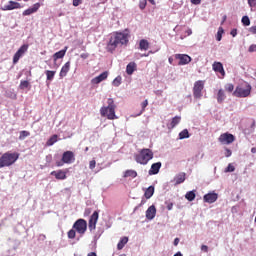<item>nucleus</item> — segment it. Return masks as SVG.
<instances>
[{"instance_id": "obj_24", "label": "nucleus", "mask_w": 256, "mask_h": 256, "mask_svg": "<svg viewBox=\"0 0 256 256\" xmlns=\"http://www.w3.org/2000/svg\"><path fill=\"white\" fill-rule=\"evenodd\" d=\"M179 123H181V116H175L172 118L170 124H168L167 127L168 129H175Z\"/></svg>"}, {"instance_id": "obj_64", "label": "nucleus", "mask_w": 256, "mask_h": 256, "mask_svg": "<svg viewBox=\"0 0 256 256\" xmlns=\"http://www.w3.org/2000/svg\"><path fill=\"white\" fill-rule=\"evenodd\" d=\"M141 205H145V200H142L141 203H140V206Z\"/></svg>"}, {"instance_id": "obj_39", "label": "nucleus", "mask_w": 256, "mask_h": 256, "mask_svg": "<svg viewBox=\"0 0 256 256\" xmlns=\"http://www.w3.org/2000/svg\"><path fill=\"white\" fill-rule=\"evenodd\" d=\"M242 23H243V25H245V27H249V25H251V20L249 19L248 16H243Z\"/></svg>"}, {"instance_id": "obj_36", "label": "nucleus", "mask_w": 256, "mask_h": 256, "mask_svg": "<svg viewBox=\"0 0 256 256\" xmlns=\"http://www.w3.org/2000/svg\"><path fill=\"white\" fill-rule=\"evenodd\" d=\"M179 139H189V130L184 129L179 133Z\"/></svg>"}, {"instance_id": "obj_43", "label": "nucleus", "mask_w": 256, "mask_h": 256, "mask_svg": "<svg viewBox=\"0 0 256 256\" xmlns=\"http://www.w3.org/2000/svg\"><path fill=\"white\" fill-rule=\"evenodd\" d=\"M147 105H149V101H148V100H144V101L141 103L142 110L140 111V115H141V113H144V112H145V109L147 108Z\"/></svg>"}, {"instance_id": "obj_1", "label": "nucleus", "mask_w": 256, "mask_h": 256, "mask_svg": "<svg viewBox=\"0 0 256 256\" xmlns=\"http://www.w3.org/2000/svg\"><path fill=\"white\" fill-rule=\"evenodd\" d=\"M127 43H129V34L116 32L113 36L110 37L106 49L108 53H113L117 47H123V45H127Z\"/></svg>"}, {"instance_id": "obj_25", "label": "nucleus", "mask_w": 256, "mask_h": 256, "mask_svg": "<svg viewBox=\"0 0 256 256\" xmlns=\"http://www.w3.org/2000/svg\"><path fill=\"white\" fill-rule=\"evenodd\" d=\"M136 70H137V64L135 62H130L126 66V73H127V75H133V73H135Z\"/></svg>"}, {"instance_id": "obj_56", "label": "nucleus", "mask_w": 256, "mask_h": 256, "mask_svg": "<svg viewBox=\"0 0 256 256\" xmlns=\"http://www.w3.org/2000/svg\"><path fill=\"white\" fill-rule=\"evenodd\" d=\"M57 167H63V165H65V162H63V158L61 159L60 162L56 163Z\"/></svg>"}, {"instance_id": "obj_31", "label": "nucleus", "mask_w": 256, "mask_h": 256, "mask_svg": "<svg viewBox=\"0 0 256 256\" xmlns=\"http://www.w3.org/2000/svg\"><path fill=\"white\" fill-rule=\"evenodd\" d=\"M57 139V134L52 135L46 142L47 147H52V145H55V143H57Z\"/></svg>"}, {"instance_id": "obj_27", "label": "nucleus", "mask_w": 256, "mask_h": 256, "mask_svg": "<svg viewBox=\"0 0 256 256\" xmlns=\"http://www.w3.org/2000/svg\"><path fill=\"white\" fill-rule=\"evenodd\" d=\"M227 99V95H225V91L223 89H219L217 93V101L218 103H223Z\"/></svg>"}, {"instance_id": "obj_49", "label": "nucleus", "mask_w": 256, "mask_h": 256, "mask_svg": "<svg viewBox=\"0 0 256 256\" xmlns=\"http://www.w3.org/2000/svg\"><path fill=\"white\" fill-rule=\"evenodd\" d=\"M233 155V152L229 148H225V157H231Z\"/></svg>"}, {"instance_id": "obj_59", "label": "nucleus", "mask_w": 256, "mask_h": 256, "mask_svg": "<svg viewBox=\"0 0 256 256\" xmlns=\"http://www.w3.org/2000/svg\"><path fill=\"white\" fill-rule=\"evenodd\" d=\"M186 34L189 36V35H192L193 34V30H191V29H188V30H186Z\"/></svg>"}, {"instance_id": "obj_21", "label": "nucleus", "mask_w": 256, "mask_h": 256, "mask_svg": "<svg viewBox=\"0 0 256 256\" xmlns=\"http://www.w3.org/2000/svg\"><path fill=\"white\" fill-rule=\"evenodd\" d=\"M161 162H156L154 164L151 165V168L149 170V175H157V173H159L160 169H161Z\"/></svg>"}, {"instance_id": "obj_29", "label": "nucleus", "mask_w": 256, "mask_h": 256, "mask_svg": "<svg viewBox=\"0 0 256 256\" xmlns=\"http://www.w3.org/2000/svg\"><path fill=\"white\" fill-rule=\"evenodd\" d=\"M155 193V187L150 186L145 190L144 197L145 199H151V196Z\"/></svg>"}, {"instance_id": "obj_32", "label": "nucleus", "mask_w": 256, "mask_h": 256, "mask_svg": "<svg viewBox=\"0 0 256 256\" xmlns=\"http://www.w3.org/2000/svg\"><path fill=\"white\" fill-rule=\"evenodd\" d=\"M127 177H132V179H135V177H137V171H135V170H126L124 172V178L127 179Z\"/></svg>"}, {"instance_id": "obj_30", "label": "nucleus", "mask_w": 256, "mask_h": 256, "mask_svg": "<svg viewBox=\"0 0 256 256\" xmlns=\"http://www.w3.org/2000/svg\"><path fill=\"white\" fill-rule=\"evenodd\" d=\"M140 51H147L149 49V41L142 39L139 42Z\"/></svg>"}, {"instance_id": "obj_23", "label": "nucleus", "mask_w": 256, "mask_h": 256, "mask_svg": "<svg viewBox=\"0 0 256 256\" xmlns=\"http://www.w3.org/2000/svg\"><path fill=\"white\" fill-rule=\"evenodd\" d=\"M186 177L187 174H185L184 172H181L178 175H176L174 178L175 185H181V183H185Z\"/></svg>"}, {"instance_id": "obj_47", "label": "nucleus", "mask_w": 256, "mask_h": 256, "mask_svg": "<svg viewBox=\"0 0 256 256\" xmlns=\"http://www.w3.org/2000/svg\"><path fill=\"white\" fill-rule=\"evenodd\" d=\"M96 165H97V162L95 160H91L89 162V169H95Z\"/></svg>"}, {"instance_id": "obj_48", "label": "nucleus", "mask_w": 256, "mask_h": 256, "mask_svg": "<svg viewBox=\"0 0 256 256\" xmlns=\"http://www.w3.org/2000/svg\"><path fill=\"white\" fill-rule=\"evenodd\" d=\"M226 171H228L229 173H233V171H235V166L229 164L226 168Z\"/></svg>"}, {"instance_id": "obj_16", "label": "nucleus", "mask_w": 256, "mask_h": 256, "mask_svg": "<svg viewBox=\"0 0 256 256\" xmlns=\"http://www.w3.org/2000/svg\"><path fill=\"white\" fill-rule=\"evenodd\" d=\"M50 175L55 177L58 181H65V179H67V170L52 171Z\"/></svg>"}, {"instance_id": "obj_57", "label": "nucleus", "mask_w": 256, "mask_h": 256, "mask_svg": "<svg viewBox=\"0 0 256 256\" xmlns=\"http://www.w3.org/2000/svg\"><path fill=\"white\" fill-rule=\"evenodd\" d=\"M84 215H91V209L90 208H87L84 212Z\"/></svg>"}, {"instance_id": "obj_10", "label": "nucleus", "mask_w": 256, "mask_h": 256, "mask_svg": "<svg viewBox=\"0 0 256 256\" xmlns=\"http://www.w3.org/2000/svg\"><path fill=\"white\" fill-rule=\"evenodd\" d=\"M28 49H29L28 44H24L18 49V51L14 54V57H13V64L14 65H16V63H19V60L21 59V56L25 55V53H27Z\"/></svg>"}, {"instance_id": "obj_55", "label": "nucleus", "mask_w": 256, "mask_h": 256, "mask_svg": "<svg viewBox=\"0 0 256 256\" xmlns=\"http://www.w3.org/2000/svg\"><path fill=\"white\" fill-rule=\"evenodd\" d=\"M173 209V202L167 204V210L171 211Z\"/></svg>"}, {"instance_id": "obj_62", "label": "nucleus", "mask_w": 256, "mask_h": 256, "mask_svg": "<svg viewBox=\"0 0 256 256\" xmlns=\"http://www.w3.org/2000/svg\"><path fill=\"white\" fill-rule=\"evenodd\" d=\"M225 21H227V15H224V16H223L222 25H223V23H225Z\"/></svg>"}, {"instance_id": "obj_46", "label": "nucleus", "mask_w": 256, "mask_h": 256, "mask_svg": "<svg viewBox=\"0 0 256 256\" xmlns=\"http://www.w3.org/2000/svg\"><path fill=\"white\" fill-rule=\"evenodd\" d=\"M249 53H255L256 52V44H252L248 48Z\"/></svg>"}, {"instance_id": "obj_51", "label": "nucleus", "mask_w": 256, "mask_h": 256, "mask_svg": "<svg viewBox=\"0 0 256 256\" xmlns=\"http://www.w3.org/2000/svg\"><path fill=\"white\" fill-rule=\"evenodd\" d=\"M190 3H192V5H201V0H190Z\"/></svg>"}, {"instance_id": "obj_11", "label": "nucleus", "mask_w": 256, "mask_h": 256, "mask_svg": "<svg viewBox=\"0 0 256 256\" xmlns=\"http://www.w3.org/2000/svg\"><path fill=\"white\" fill-rule=\"evenodd\" d=\"M28 49H29L28 44H24L18 49V51L14 54V57H13V64L14 65H16V63H19V60L21 59V56L25 55V53H27Z\"/></svg>"}, {"instance_id": "obj_14", "label": "nucleus", "mask_w": 256, "mask_h": 256, "mask_svg": "<svg viewBox=\"0 0 256 256\" xmlns=\"http://www.w3.org/2000/svg\"><path fill=\"white\" fill-rule=\"evenodd\" d=\"M175 59H179L178 65H189L192 61L191 56L187 54H176Z\"/></svg>"}, {"instance_id": "obj_9", "label": "nucleus", "mask_w": 256, "mask_h": 256, "mask_svg": "<svg viewBox=\"0 0 256 256\" xmlns=\"http://www.w3.org/2000/svg\"><path fill=\"white\" fill-rule=\"evenodd\" d=\"M98 221H99V211H94L88 221V229L90 232H93V231H95V229H97Z\"/></svg>"}, {"instance_id": "obj_6", "label": "nucleus", "mask_w": 256, "mask_h": 256, "mask_svg": "<svg viewBox=\"0 0 256 256\" xmlns=\"http://www.w3.org/2000/svg\"><path fill=\"white\" fill-rule=\"evenodd\" d=\"M203 89H205L204 80H198L194 83V86H193L194 99H201V97H203Z\"/></svg>"}, {"instance_id": "obj_2", "label": "nucleus", "mask_w": 256, "mask_h": 256, "mask_svg": "<svg viewBox=\"0 0 256 256\" xmlns=\"http://www.w3.org/2000/svg\"><path fill=\"white\" fill-rule=\"evenodd\" d=\"M108 106H103L100 108L101 117H106L110 121H114V119H118L117 115H115V109H117V105H115V101L113 98H109Z\"/></svg>"}, {"instance_id": "obj_35", "label": "nucleus", "mask_w": 256, "mask_h": 256, "mask_svg": "<svg viewBox=\"0 0 256 256\" xmlns=\"http://www.w3.org/2000/svg\"><path fill=\"white\" fill-rule=\"evenodd\" d=\"M46 77H47V81H53V79L55 78V71H51V70H46Z\"/></svg>"}, {"instance_id": "obj_54", "label": "nucleus", "mask_w": 256, "mask_h": 256, "mask_svg": "<svg viewBox=\"0 0 256 256\" xmlns=\"http://www.w3.org/2000/svg\"><path fill=\"white\" fill-rule=\"evenodd\" d=\"M230 34L232 35V37H237V29H232Z\"/></svg>"}, {"instance_id": "obj_3", "label": "nucleus", "mask_w": 256, "mask_h": 256, "mask_svg": "<svg viewBox=\"0 0 256 256\" xmlns=\"http://www.w3.org/2000/svg\"><path fill=\"white\" fill-rule=\"evenodd\" d=\"M153 157V150L149 148H143L134 155V159L136 163H139V165H147V163H149Z\"/></svg>"}, {"instance_id": "obj_4", "label": "nucleus", "mask_w": 256, "mask_h": 256, "mask_svg": "<svg viewBox=\"0 0 256 256\" xmlns=\"http://www.w3.org/2000/svg\"><path fill=\"white\" fill-rule=\"evenodd\" d=\"M17 159H19V153L5 152L0 157V169H3V167H11V165H14Z\"/></svg>"}, {"instance_id": "obj_37", "label": "nucleus", "mask_w": 256, "mask_h": 256, "mask_svg": "<svg viewBox=\"0 0 256 256\" xmlns=\"http://www.w3.org/2000/svg\"><path fill=\"white\" fill-rule=\"evenodd\" d=\"M29 135H31L29 131H26V130L21 131L19 136L20 141H23L26 137H29Z\"/></svg>"}, {"instance_id": "obj_60", "label": "nucleus", "mask_w": 256, "mask_h": 256, "mask_svg": "<svg viewBox=\"0 0 256 256\" xmlns=\"http://www.w3.org/2000/svg\"><path fill=\"white\" fill-rule=\"evenodd\" d=\"M155 94H156V95H163V90H157V91L155 92Z\"/></svg>"}, {"instance_id": "obj_33", "label": "nucleus", "mask_w": 256, "mask_h": 256, "mask_svg": "<svg viewBox=\"0 0 256 256\" xmlns=\"http://www.w3.org/2000/svg\"><path fill=\"white\" fill-rule=\"evenodd\" d=\"M224 91H226V93H233L235 92V85L228 83L224 85Z\"/></svg>"}, {"instance_id": "obj_50", "label": "nucleus", "mask_w": 256, "mask_h": 256, "mask_svg": "<svg viewBox=\"0 0 256 256\" xmlns=\"http://www.w3.org/2000/svg\"><path fill=\"white\" fill-rule=\"evenodd\" d=\"M248 5H250V7H256V0H248Z\"/></svg>"}, {"instance_id": "obj_13", "label": "nucleus", "mask_w": 256, "mask_h": 256, "mask_svg": "<svg viewBox=\"0 0 256 256\" xmlns=\"http://www.w3.org/2000/svg\"><path fill=\"white\" fill-rule=\"evenodd\" d=\"M15 9H23V6L21 5V3L13 0H10L8 4L2 7V11H13Z\"/></svg>"}, {"instance_id": "obj_8", "label": "nucleus", "mask_w": 256, "mask_h": 256, "mask_svg": "<svg viewBox=\"0 0 256 256\" xmlns=\"http://www.w3.org/2000/svg\"><path fill=\"white\" fill-rule=\"evenodd\" d=\"M218 141L222 145H231V143L235 141V136L229 132H226L219 136Z\"/></svg>"}, {"instance_id": "obj_44", "label": "nucleus", "mask_w": 256, "mask_h": 256, "mask_svg": "<svg viewBox=\"0 0 256 256\" xmlns=\"http://www.w3.org/2000/svg\"><path fill=\"white\" fill-rule=\"evenodd\" d=\"M147 7V1L146 0H141L140 2H139V8L141 9V10H143V9H145Z\"/></svg>"}, {"instance_id": "obj_63", "label": "nucleus", "mask_w": 256, "mask_h": 256, "mask_svg": "<svg viewBox=\"0 0 256 256\" xmlns=\"http://www.w3.org/2000/svg\"><path fill=\"white\" fill-rule=\"evenodd\" d=\"M251 153H256V147L251 148Z\"/></svg>"}, {"instance_id": "obj_40", "label": "nucleus", "mask_w": 256, "mask_h": 256, "mask_svg": "<svg viewBox=\"0 0 256 256\" xmlns=\"http://www.w3.org/2000/svg\"><path fill=\"white\" fill-rule=\"evenodd\" d=\"M121 81H122L121 76H117V77L113 80L112 84L114 85V87H119V85H121Z\"/></svg>"}, {"instance_id": "obj_34", "label": "nucleus", "mask_w": 256, "mask_h": 256, "mask_svg": "<svg viewBox=\"0 0 256 256\" xmlns=\"http://www.w3.org/2000/svg\"><path fill=\"white\" fill-rule=\"evenodd\" d=\"M195 191H189L186 193L185 198L187 199V201H195Z\"/></svg>"}, {"instance_id": "obj_17", "label": "nucleus", "mask_w": 256, "mask_h": 256, "mask_svg": "<svg viewBox=\"0 0 256 256\" xmlns=\"http://www.w3.org/2000/svg\"><path fill=\"white\" fill-rule=\"evenodd\" d=\"M41 8V3H35L32 7L23 11V17H27L29 15H33V13H37Z\"/></svg>"}, {"instance_id": "obj_58", "label": "nucleus", "mask_w": 256, "mask_h": 256, "mask_svg": "<svg viewBox=\"0 0 256 256\" xmlns=\"http://www.w3.org/2000/svg\"><path fill=\"white\" fill-rule=\"evenodd\" d=\"M174 245H175V247H177L179 245V238L174 239Z\"/></svg>"}, {"instance_id": "obj_45", "label": "nucleus", "mask_w": 256, "mask_h": 256, "mask_svg": "<svg viewBox=\"0 0 256 256\" xmlns=\"http://www.w3.org/2000/svg\"><path fill=\"white\" fill-rule=\"evenodd\" d=\"M83 3V0H73L72 5L73 7H79Z\"/></svg>"}, {"instance_id": "obj_15", "label": "nucleus", "mask_w": 256, "mask_h": 256, "mask_svg": "<svg viewBox=\"0 0 256 256\" xmlns=\"http://www.w3.org/2000/svg\"><path fill=\"white\" fill-rule=\"evenodd\" d=\"M212 69L213 71H215V73H219L220 79H223L225 77V69L223 68V63L221 62H214L212 65Z\"/></svg>"}, {"instance_id": "obj_52", "label": "nucleus", "mask_w": 256, "mask_h": 256, "mask_svg": "<svg viewBox=\"0 0 256 256\" xmlns=\"http://www.w3.org/2000/svg\"><path fill=\"white\" fill-rule=\"evenodd\" d=\"M201 251H204V253H207L209 251V247L207 245H202Z\"/></svg>"}, {"instance_id": "obj_20", "label": "nucleus", "mask_w": 256, "mask_h": 256, "mask_svg": "<svg viewBox=\"0 0 256 256\" xmlns=\"http://www.w3.org/2000/svg\"><path fill=\"white\" fill-rule=\"evenodd\" d=\"M218 198L219 196L215 192L204 195L205 203H215V201H217Z\"/></svg>"}, {"instance_id": "obj_42", "label": "nucleus", "mask_w": 256, "mask_h": 256, "mask_svg": "<svg viewBox=\"0 0 256 256\" xmlns=\"http://www.w3.org/2000/svg\"><path fill=\"white\" fill-rule=\"evenodd\" d=\"M223 33H224V30L223 28L220 27L216 35L217 41H221V39L223 38Z\"/></svg>"}, {"instance_id": "obj_18", "label": "nucleus", "mask_w": 256, "mask_h": 256, "mask_svg": "<svg viewBox=\"0 0 256 256\" xmlns=\"http://www.w3.org/2000/svg\"><path fill=\"white\" fill-rule=\"evenodd\" d=\"M109 77V72L105 71L101 73L99 76H96L91 80L92 85H99L102 81H105Z\"/></svg>"}, {"instance_id": "obj_12", "label": "nucleus", "mask_w": 256, "mask_h": 256, "mask_svg": "<svg viewBox=\"0 0 256 256\" xmlns=\"http://www.w3.org/2000/svg\"><path fill=\"white\" fill-rule=\"evenodd\" d=\"M62 162L66 165H71V163H75V153H73V151H65L62 154Z\"/></svg>"}, {"instance_id": "obj_28", "label": "nucleus", "mask_w": 256, "mask_h": 256, "mask_svg": "<svg viewBox=\"0 0 256 256\" xmlns=\"http://www.w3.org/2000/svg\"><path fill=\"white\" fill-rule=\"evenodd\" d=\"M127 243H129V238L128 237H122L120 239V241L117 244V249L118 251H121V249H123V247H125V245H127Z\"/></svg>"}, {"instance_id": "obj_19", "label": "nucleus", "mask_w": 256, "mask_h": 256, "mask_svg": "<svg viewBox=\"0 0 256 256\" xmlns=\"http://www.w3.org/2000/svg\"><path fill=\"white\" fill-rule=\"evenodd\" d=\"M155 215H157V208H155V205H152L146 210V219L151 221L155 219Z\"/></svg>"}, {"instance_id": "obj_26", "label": "nucleus", "mask_w": 256, "mask_h": 256, "mask_svg": "<svg viewBox=\"0 0 256 256\" xmlns=\"http://www.w3.org/2000/svg\"><path fill=\"white\" fill-rule=\"evenodd\" d=\"M65 53H67V46L63 50H60L54 53L53 55L54 61H57V59H63L65 57Z\"/></svg>"}, {"instance_id": "obj_61", "label": "nucleus", "mask_w": 256, "mask_h": 256, "mask_svg": "<svg viewBox=\"0 0 256 256\" xmlns=\"http://www.w3.org/2000/svg\"><path fill=\"white\" fill-rule=\"evenodd\" d=\"M87 256H97V253H95V252H90V253H88Z\"/></svg>"}, {"instance_id": "obj_38", "label": "nucleus", "mask_w": 256, "mask_h": 256, "mask_svg": "<svg viewBox=\"0 0 256 256\" xmlns=\"http://www.w3.org/2000/svg\"><path fill=\"white\" fill-rule=\"evenodd\" d=\"M77 236V231L73 228L68 231V239H75Z\"/></svg>"}, {"instance_id": "obj_53", "label": "nucleus", "mask_w": 256, "mask_h": 256, "mask_svg": "<svg viewBox=\"0 0 256 256\" xmlns=\"http://www.w3.org/2000/svg\"><path fill=\"white\" fill-rule=\"evenodd\" d=\"M250 33H252L253 35H256V26L250 27Z\"/></svg>"}, {"instance_id": "obj_22", "label": "nucleus", "mask_w": 256, "mask_h": 256, "mask_svg": "<svg viewBox=\"0 0 256 256\" xmlns=\"http://www.w3.org/2000/svg\"><path fill=\"white\" fill-rule=\"evenodd\" d=\"M71 69V62H66L60 71V77H67V74L69 73V70Z\"/></svg>"}, {"instance_id": "obj_5", "label": "nucleus", "mask_w": 256, "mask_h": 256, "mask_svg": "<svg viewBox=\"0 0 256 256\" xmlns=\"http://www.w3.org/2000/svg\"><path fill=\"white\" fill-rule=\"evenodd\" d=\"M251 95V85L246 84L245 87L243 86H237L236 89L233 92V97H249Z\"/></svg>"}, {"instance_id": "obj_41", "label": "nucleus", "mask_w": 256, "mask_h": 256, "mask_svg": "<svg viewBox=\"0 0 256 256\" xmlns=\"http://www.w3.org/2000/svg\"><path fill=\"white\" fill-rule=\"evenodd\" d=\"M28 87H29V81H27V80H22V81L20 82V86H19L20 89H27Z\"/></svg>"}, {"instance_id": "obj_7", "label": "nucleus", "mask_w": 256, "mask_h": 256, "mask_svg": "<svg viewBox=\"0 0 256 256\" xmlns=\"http://www.w3.org/2000/svg\"><path fill=\"white\" fill-rule=\"evenodd\" d=\"M73 229H75L76 233L83 236L87 232V220L85 219H78L73 224Z\"/></svg>"}]
</instances>
